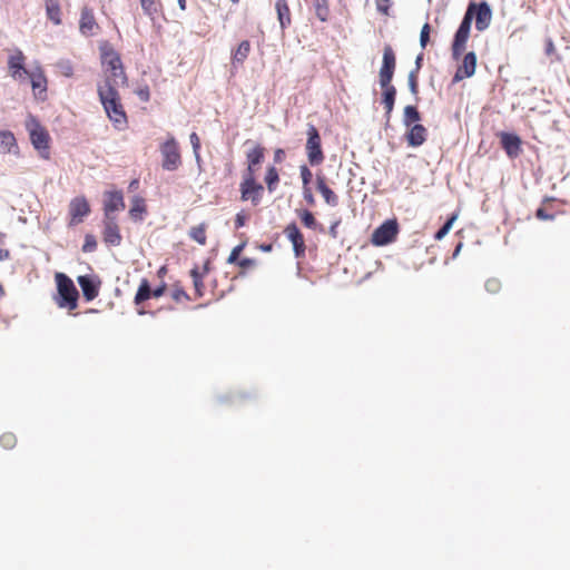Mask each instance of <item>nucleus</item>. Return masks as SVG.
Returning a JSON list of instances; mask_svg holds the SVG:
<instances>
[{
	"instance_id": "680f3d73",
	"label": "nucleus",
	"mask_w": 570,
	"mask_h": 570,
	"mask_svg": "<svg viewBox=\"0 0 570 570\" xmlns=\"http://www.w3.org/2000/svg\"><path fill=\"white\" fill-rule=\"evenodd\" d=\"M553 50H554V45H553L552 40H548L547 47H546L547 55H551Z\"/></svg>"
},
{
	"instance_id": "6e6d98bb",
	"label": "nucleus",
	"mask_w": 570,
	"mask_h": 570,
	"mask_svg": "<svg viewBox=\"0 0 570 570\" xmlns=\"http://www.w3.org/2000/svg\"><path fill=\"white\" fill-rule=\"evenodd\" d=\"M165 289H166V285H165V284H163V285H160V286H158V287H157V288H155V289H151V292H153V296H154V297H160V296H163V295H164V293H165Z\"/></svg>"
},
{
	"instance_id": "0e129e2a",
	"label": "nucleus",
	"mask_w": 570,
	"mask_h": 570,
	"mask_svg": "<svg viewBox=\"0 0 570 570\" xmlns=\"http://www.w3.org/2000/svg\"><path fill=\"white\" fill-rule=\"evenodd\" d=\"M7 258H9V250L0 249V261H4Z\"/></svg>"
},
{
	"instance_id": "cd10ccee",
	"label": "nucleus",
	"mask_w": 570,
	"mask_h": 570,
	"mask_svg": "<svg viewBox=\"0 0 570 570\" xmlns=\"http://www.w3.org/2000/svg\"><path fill=\"white\" fill-rule=\"evenodd\" d=\"M383 89L382 104L384 105L386 116L390 117L394 108L396 89L395 87H387Z\"/></svg>"
},
{
	"instance_id": "2f4dec72",
	"label": "nucleus",
	"mask_w": 570,
	"mask_h": 570,
	"mask_svg": "<svg viewBox=\"0 0 570 570\" xmlns=\"http://www.w3.org/2000/svg\"><path fill=\"white\" fill-rule=\"evenodd\" d=\"M246 158L250 167L259 165L264 159V148L261 146H256L254 149L247 153Z\"/></svg>"
},
{
	"instance_id": "603ef678",
	"label": "nucleus",
	"mask_w": 570,
	"mask_h": 570,
	"mask_svg": "<svg viewBox=\"0 0 570 570\" xmlns=\"http://www.w3.org/2000/svg\"><path fill=\"white\" fill-rule=\"evenodd\" d=\"M254 263H255L254 259L247 258V257L242 258L237 262L238 266L242 268H248V267L253 266Z\"/></svg>"
},
{
	"instance_id": "ddd939ff",
	"label": "nucleus",
	"mask_w": 570,
	"mask_h": 570,
	"mask_svg": "<svg viewBox=\"0 0 570 570\" xmlns=\"http://www.w3.org/2000/svg\"><path fill=\"white\" fill-rule=\"evenodd\" d=\"M90 212V207L85 197H76L70 202L69 214L71 216L70 225L82 222Z\"/></svg>"
},
{
	"instance_id": "4be33fe9",
	"label": "nucleus",
	"mask_w": 570,
	"mask_h": 570,
	"mask_svg": "<svg viewBox=\"0 0 570 570\" xmlns=\"http://www.w3.org/2000/svg\"><path fill=\"white\" fill-rule=\"evenodd\" d=\"M317 189L327 205L333 207L338 205L337 195L325 184V179L322 176H317Z\"/></svg>"
},
{
	"instance_id": "69168bd1",
	"label": "nucleus",
	"mask_w": 570,
	"mask_h": 570,
	"mask_svg": "<svg viewBox=\"0 0 570 570\" xmlns=\"http://www.w3.org/2000/svg\"><path fill=\"white\" fill-rule=\"evenodd\" d=\"M195 155V159H196V163H197V166L199 168V170L202 169V158H200V155H199V150H197V154H194Z\"/></svg>"
},
{
	"instance_id": "2eb2a0df",
	"label": "nucleus",
	"mask_w": 570,
	"mask_h": 570,
	"mask_svg": "<svg viewBox=\"0 0 570 570\" xmlns=\"http://www.w3.org/2000/svg\"><path fill=\"white\" fill-rule=\"evenodd\" d=\"M284 232L287 238L293 244L295 257L299 258L304 256L306 247L304 243V237L301 230L298 229L297 225L295 223H292L285 228Z\"/></svg>"
},
{
	"instance_id": "dca6fc26",
	"label": "nucleus",
	"mask_w": 570,
	"mask_h": 570,
	"mask_svg": "<svg viewBox=\"0 0 570 570\" xmlns=\"http://www.w3.org/2000/svg\"><path fill=\"white\" fill-rule=\"evenodd\" d=\"M24 60L26 57L23 52L19 49H16L14 53L11 55L8 59V67L10 73L17 80H21V71L23 73H29V70L24 67Z\"/></svg>"
},
{
	"instance_id": "f704fd0d",
	"label": "nucleus",
	"mask_w": 570,
	"mask_h": 570,
	"mask_svg": "<svg viewBox=\"0 0 570 570\" xmlns=\"http://www.w3.org/2000/svg\"><path fill=\"white\" fill-rule=\"evenodd\" d=\"M417 75L414 72H409L407 76V85L411 94L414 96L415 100H419V80Z\"/></svg>"
},
{
	"instance_id": "de8ad7c7",
	"label": "nucleus",
	"mask_w": 570,
	"mask_h": 570,
	"mask_svg": "<svg viewBox=\"0 0 570 570\" xmlns=\"http://www.w3.org/2000/svg\"><path fill=\"white\" fill-rule=\"evenodd\" d=\"M189 140L193 147L194 154H197V150L200 149V139L196 132H191L189 136Z\"/></svg>"
},
{
	"instance_id": "7ed1b4c3",
	"label": "nucleus",
	"mask_w": 570,
	"mask_h": 570,
	"mask_svg": "<svg viewBox=\"0 0 570 570\" xmlns=\"http://www.w3.org/2000/svg\"><path fill=\"white\" fill-rule=\"evenodd\" d=\"M472 24V11H465L464 17L454 35L452 43V57L458 60L465 49Z\"/></svg>"
},
{
	"instance_id": "58836bf2",
	"label": "nucleus",
	"mask_w": 570,
	"mask_h": 570,
	"mask_svg": "<svg viewBox=\"0 0 570 570\" xmlns=\"http://www.w3.org/2000/svg\"><path fill=\"white\" fill-rule=\"evenodd\" d=\"M16 442H17L16 436L12 433H4L0 438V444L4 449H12L14 446Z\"/></svg>"
},
{
	"instance_id": "412c9836",
	"label": "nucleus",
	"mask_w": 570,
	"mask_h": 570,
	"mask_svg": "<svg viewBox=\"0 0 570 570\" xmlns=\"http://www.w3.org/2000/svg\"><path fill=\"white\" fill-rule=\"evenodd\" d=\"M275 9L277 12V19L282 30H285L291 26V11L286 0H276Z\"/></svg>"
},
{
	"instance_id": "bb28decb",
	"label": "nucleus",
	"mask_w": 570,
	"mask_h": 570,
	"mask_svg": "<svg viewBox=\"0 0 570 570\" xmlns=\"http://www.w3.org/2000/svg\"><path fill=\"white\" fill-rule=\"evenodd\" d=\"M151 296L153 292L149 282L146 278L141 279L138 291L135 295L134 303L136 305H140L145 301L149 299Z\"/></svg>"
},
{
	"instance_id": "7c9ffc66",
	"label": "nucleus",
	"mask_w": 570,
	"mask_h": 570,
	"mask_svg": "<svg viewBox=\"0 0 570 570\" xmlns=\"http://www.w3.org/2000/svg\"><path fill=\"white\" fill-rule=\"evenodd\" d=\"M315 14L321 21H327L330 16L328 1L327 0H314Z\"/></svg>"
},
{
	"instance_id": "e2e57ef3",
	"label": "nucleus",
	"mask_w": 570,
	"mask_h": 570,
	"mask_svg": "<svg viewBox=\"0 0 570 570\" xmlns=\"http://www.w3.org/2000/svg\"><path fill=\"white\" fill-rule=\"evenodd\" d=\"M190 274H191L193 281L202 279V275L199 274L197 268L191 269Z\"/></svg>"
},
{
	"instance_id": "423d86ee",
	"label": "nucleus",
	"mask_w": 570,
	"mask_h": 570,
	"mask_svg": "<svg viewBox=\"0 0 570 570\" xmlns=\"http://www.w3.org/2000/svg\"><path fill=\"white\" fill-rule=\"evenodd\" d=\"M160 153L163 156L161 166L165 170L173 171V170H176L180 166V164H181L180 154H179L178 145L174 137H170L161 145Z\"/></svg>"
},
{
	"instance_id": "f3484780",
	"label": "nucleus",
	"mask_w": 570,
	"mask_h": 570,
	"mask_svg": "<svg viewBox=\"0 0 570 570\" xmlns=\"http://www.w3.org/2000/svg\"><path fill=\"white\" fill-rule=\"evenodd\" d=\"M125 208L121 191H107L105 199V218L114 216L112 213Z\"/></svg>"
},
{
	"instance_id": "a19ab883",
	"label": "nucleus",
	"mask_w": 570,
	"mask_h": 570,
	"mask_svg": "<svg viewBox=\"0 0 570 570\" xmlns=\"http://www.w3.org/2000/svg\"><path fill=\"white\" fill-rule=\"evenodd\" d=\"M454 219L455 216H452L450 219L445 222V224L435 233V239H442L450 232Z\"/></svg>"
},
{
	"instance_id": "e433bc0d",
	"label": "nucleus",
	"mask_w": 570,
	"mask_h": 570,
	"mask_svg": "<svg viewBox=\"0 0 570 570\" xmlns=\"http://www.w3.org/2000/svg\"><path fill=\"white\" fill-rule=\"evenodd\" d=\"M190 237L200 245L206 244V235L203 226L194 227L190 230Z\"/></svg>"
},
{
	"instance_id": "a211bd4d",
	"label": "nucleus",
	"mask_w": 570,
	"mask_h": 570,
	"mask_svg": "<svg viewBox=\"0 0 570 570\" xmlns=\"http://www.w3.org/2000/svg\"><path fill=\"white\" fill-rule=\"evenodd\" d=\"M97 28L98 24L96 23L92 11L87 7L82 8L79 21L80 32L87 37L92 36Z\"/></svg>"
},
{
	"instance_id": "37998d69",
	"label": "nucleus",
	"mask_w": 570,
	"mask_h": 570,
	"mask_svg": "<svg viewBox=\"0 0 570 570\" xmlns=\"http://www.w3.org/2000/svg\"><path fill=\"white\" fill-rule=\"evenodd\" d=\"M430 31H431L430 24L428 22L424 23L421 29V33H420V45L422 48H425L430 41Z\"/></svg>"
},
{
	"instance_id": "f8f14e48",
	"label": "nucleus",
	"mask_w": 570,
	"mask_h": 570,
	"mask_svg": "<svg viewBox=\"0 0 570 570\" xmlns=\"http://www.w3.org/2000/svg\"><path fill=\"white\" fill-rule=\"evenodd\" d=\"M29 131L33 147L39 151H46L49 148V135L47 130L32 119V126H29Z\"/></svg>"
},
{
	"instance_id": "09e8293b",
	"label": "nucleus",
	"mask_w": 570,
	"mask_h": 570,
	"mask_svg": "<svg viewBox=\"0 0 570 570\" xmlns=\"http://www.w3.org/2000/svg\"><path fill=\"white\" fill-rule=\"evenodd\" d=\"M535 216L541 220H552L554 218V215L547 213L542 207L537 209Z\"/></svg>"
},
{
	"instance_id": "a18cd8bd",
	"label": "nucleus",
	"mask_w": 570,
	"mask_h": 570,
	"mask_svg": "<svg viewBox=\"0 0 570 570\" xmlns=\"http://www.w3.org/2000/svg\"><path fill=\"white\" fill-rule=\"evenodd\" d=\"M301 177L303 181V186L307 187L312 179V171L307 168V166H301Z\"/></svg>"
},
{
	"instance_id": "c85d7f7f",
	"label": "nucleus",
	"mask_w": 570,
	"mask_h": 570,
	"mask_svg": "<svg viewBox=\"0 0 570 570\" xmlns=\"http://www.w3.org/2000/svg\"><path fill=\"white\" fill-rule=\"evenodd\" d=\"M141 9L146 16H148L151 20L155 19V16L161 9V3L159 0H139Z\"/></svg>"
},
{
	"instance_id": "5701e85b",
	"label": "nucleus",
	"mask_w": 570,
	"mask_h": 570,
	"mask_svg": "<svg viewBox=\"0 0 570 570\" xmlns=\"http://www.w3.org/2000/svg\"><path fill=\"white\" fill-rule=\"evenodd\" d=\"M27 75L30 79L33 91L40 90V92H45L47 90V79L40 67H37L35 70L31 71L29 70V73Z\"/></svg>"
},
{
	"instance_id": "a878e982",
	"label": "nucleus",
	"mask_w": 570,
	"mask_h": 570,
	"mask_svg": "<svg viewBox=\"0 0 570 570\" xmlns=\"http://www.w3.org/2000/svg\"><path fill=\"white\" fill-rule=\"evenodd\" d=\"M46 12L48 19L51 20L56 26L61 23V11L58 0H46Z\"/></svg>"
},
{
	"instance_id": "aec40b11",
	"label": "nucleus",
	"mask_w": 570,
	"mask_h": 570,
	"mask_svg": "<svg viewBox=\"0 0 570 570\" xmlns=\"http://www.w3.org/2000/svg\"><path fill=\"white\" fill-rule=\"evenodd\" d=\"M410 130L406 134V140L409 146L419 147L426 140V128L423 125L414 124L409 127Z\"/></svg>"
},
{
	"instance_id": "13d9d810",
	"label": "nucleus",
	"mask_w": 570,
	"mask_h": 570,
	"mask_svg": "<svg viewBox=\"0 0 570 570\" xmlns=\"http://www.w3.org/2000/svg\"><path fill=\"white\" fill-rule=\"evenodd\" d=\"M254 173H255V171H254V167H250V166L248 165V167H247V169H246V171H245V174H244V176H243V179H244V178H252V179H255V174H254Z\"/></svg>"
},
{
	"instance_id": "052dcab7",
	"label": "nucleus",
	"mask_w": 570,
	"mask_h": 570,
	"mask_svg": "<svg viewBox=\"0 0 570 570\" xmlns=\"http://www.w3.org/2000/svg\"><path fill=\"white\" fill-rule=\"evenodd\" d=\"M338 222H335L331 227H330V235L333 237V238H336L337 237V226H338Z\"/></svg>"
},
{
	"instance_id": "ea45409f",
	"label": "nucleus",
	"mask_w": 570,
	"mask_h": 570,
	"mask_svg": "<svg viewBox=\"0 0 570 570\" xmlns=\"http://www.w3.org/2000/svg\"><path fill=\"white\" fill-rule=\"evenodd\" d=\"M245 245H246L245 243H242L233 248V250L230 252V254L227 258L228 264H236L239 261V255L243 252Z\"/></svg>"
},
{
	"instance_id": "79ce46f5",
	"label": "nucleus",
	"mask_w": 570,
	"mask_h": 570,
	"mask_svg": "<svg viewBox=\"0 0 570 570\" xmlns=\"http://www.w3.org/2000/svg\"><path fill=\"white\" fill-rule=\"evenodd\" d=\"M97 247V240L94 235H86L85 243L82 245V250L85 253H91Z\"/></svg>"
},
{
	"instance_id": "f03ea898",
	"label": "nucleus",
	"mask_w": 570,
	"mask_h": 570,
	"mask_svg": "<svg viewBox=\"0 0 570 570\" xmlns=\"http://www.w3.org/2000/svg\"><path fill=\"white\" fill-rule=\"evenodd\" d=\"M55 281L57 284L56 303L60 308L72 311L78 306L79 293L72 279L65 273H56Z\"/></svg>"
},
{
	"instance_id": "864d4df0",
	"label": "nucleus",
	"mask_w": 570,
	"mask_h": 570,
	"mask_svg": "<svg viewBox=\"0 0 570 570\" xmlns=\"http://www.w3.org/2000/svg\"><path fill=\"white\" fill-rule=\"evenodd\" d=\"M304 199H305L309 205H314V203H315L314 196H313V194L311 193V189H309V188H307V187H304Z\"/></svg>"
},
{
	"instance_id": "c756f323",
	"label": "nucleus",
	"mask_w": 570,
	"mask_h": 570,
	"mask_svg": "<svg viewBox=\"0 0 570 570\" xmlns=\"http://www.w3.org/2000/svg\"><path fill=\"white\" fill-rule=\"evenodd\" d=\"M421 120V115L415 106L409 105L403 110V125L406 127L413 126L414 122Z\"/></svg>"
},
{
	"instance_id": "0eeeda50",
	"label": "nucleus",
	"mask_w": 570,
	"mask_h": 570,
	"mask_svg": "<svg viewBox=\"0 0 570 570\" xmlns=\"http://www.w3.org/2000/svg\"><path fill=\"white\" fill-rule=\"evenodd\" d=\"M399 233L396 219L385 220L372 234V243L376 246H385L392 243Z\"/></svg>"
},
{
	"instance_id": "6e6552de",
	"label": "nucleus",
	"mask_w": 570,
	"mask_h": 570,
	"mask_svg": "<svg viewBox=\"0 0 570 570\" xmlns=\"http://www.w3.org/2000/svg\"><path fill=\"white\" fill-rule=\"evenodd\" d=\"M466 11H472V19L475 17V28L478 31H484L489 28L492 19V10L487 1L480 3L471 2Z\"/></svg>"
},
{
	"instance_id": "9b49d317",
	"label": "nucleus",
	"mask_w": 570,
	"mask_h": 570,
	"mask_svg": "<svg viewBox=\"0 0 570 570\" xmlns=\"http://www.w3.org/2000/svg\"><path fill=\"white\" fill-rule=\"evenodd\" d=\"M476 68V55L473 51L468 52L463 59L462 63L458 67L452 81L459 82L464 78H470L474 75Z\"/></svg>"
},
{
	"instance_id": "3c124183",
	"label": "nucleus",
	"mask_w": 570,
	"mask_h": 570,
	"mask_svg": "<svg viewBox=\"0 0 570 570\" xmlns=\"http://www.w3.org/2000/svg\"><path fill=\"white\" fill-rule=\"evenodd\" d=\"M173 298L176 301V302H179L183 297L187 298V294L186 292L183 289V288H177L171 294Z\"/></svg>"
},
{
	"instance_id": "8fccbe9b",
	"label": "nucleus",
	"mask_w": 570,
	"mask_h": 570,
	"mask_svg": "<svg viewBox=\"0 0 570 570\" xmlns=\"http://www.w3.org/2000/svg\"><path fill=\"white\" fill-rule=\"evenodd\" d=\"M137 95L141 101H148L150 97L148 87L138 89Z\"/></svg>"
},
{
	"instance_id": "338daca9",
	"label": "nucleus",
	"mask_w": 570,
	"mask_h": 570,
	"mask_svg": "<svg viewBox=\"0 0 570 570\" xmlns=\"http://www.w3.org/2000/svg\"><path fill=\"white\" fill-rule=\"evenodd\" d=\"M194 286H195L196 291H197V292H199V291H200V287H203V282H202V279H196V281H194Z\"/></svg>"
},
{
	"instance_id": "4468645a",
	"label": "nucleus",
	"mask_w": 570,
	"mask_h": 570,
	"mask_svg": "<svg viewBox=\"0 0 570 570\" xmlns=\"http://www.w3.org/2000/svg\"><path fill=\"white\" fill-rule=\"evenodd\" d=\"M104 240L111 246H119L121 243V235L115 216H108L104 220Z\"/></svg>"
},
{
	"instance_id": "c03bdc74",
	"label": "nucleus",
	"mask_w": 570,
	"mask_h": 570,
	"mask_svg": "<svg viewBox=\"0 0 570 570\" xmlns=\"http://www.w3.org/2000/svg\"><path fill=\"white\" fill-rule=\"evenodd\" d=\"M500 281L497 279V278H490L485 282V289L489 292V293H498L499 289H500Z\"/></svg>"
},
{
	"instance_id": "20e7f679",
	"label": "nucleus",
	"mask_w": 570,
	"mask_h": 570,
	"mask_svg": "<svg viewBox=\"0 0 570 570\" xmlns=\"http://www.w3.org/2000/svg\"><path fill=\"white\" fill-rule=\"evenodd\" d=\"M306 154L312 166L323 163L324 154L321 147V136L316 127L312 124L307 125Z\"/></svg>"
},
{
	"instance_id": "bf43d9fd",
	"label": "nucleus",
	"mask_w": 570,
	"mask_h": 570,
	"mask_svg": "<svg viewBox=\"0 0 570 570\" xmlns=\"http://www.w3.org/2000/svg\"><path fill=\"white\" fill-rule=\"evenodd\" d=\"M284 155H285V154H284V150H283V149H277V150L275 151V155H274V160H275V163H281V161L283 160V158H284Z\"/></svg>"
},
{
	"instance_id": "f257e3e1",
	"label": "nucleus",
	"mask_w": 570,
	"mask_h": 570,
	"mask_svg": "<svg viewBox=\"0 0 570 570\" xmlns=\"http://www.w3.org/2000/svg\"><path fill=\"white\" fill-rule=\"evenodd\" d=\"M100 58L104 67V79L97 85V92L109 119L122 128L126 122V114L120 104L118 89L128 86V78L120 56L109 43L100 46Z\"/></svg>"
},
{
	"instance_id": "b1692460",
	"label": "nucleus",
	"mask_w": 570,
	"mask_h": 570,
	"mask_svg": "<svg viewBox=\"0 0 570 570\" xmlns=\"http://www.w3.org/2000/svg\"><path fill=\"white\" fill-rule=\"evenodd\" d=\"M250 51V42L248 40H243L237 49L233 52L232 63L234 68L243 65V62L247 59Z\"/></svg>"
},
{
	"instance_id": "4c0bfd02",
	"label": "nucleus",
	"mask_w": 570,
	"mask_h": 570,
	"mask_svg": "<svg viewBox=\"0 0 570 570\" xmlns=\"http://www.w3.org/2000/svg\"><path fill=\"white\" fill-rule=\"evenodd\" d=\"M57 67L61 75L66 77H71L73 73V68L70 61L68 60H61L57 63Z\"/></svg>"
},
{
	"instance_id": "72a5a7b5",
	"label": "nucleus",
	"mask_w": 570,
	"mask_h": 570,
	"mask_svg": "<svg viewBox=\"0 0 570 570\" xmlns=\"http://www.w3.org/2000/svg\"><path fill=\"white\" fill-rule=\"evenodd\" d=\"M146 212V206L144 204V200L141 198L135 197L134 204L129 210V215L131 218L137 219L139 218V215Z\"/></svg>"
},
{
	"instance_id": "39448f33",
	"label": "nucleus",
	"mask_w": 570,
	"mask_h": 570,
	"mask_svg": "<svg viewBox=\"0 0 570 570\" xmlns=\"http://www.w3.org/2000/svg\"><path fill=\"white\" fill-rule=\"evenodd\" d=\"M396 59L391 46H385L383 50L382 67L379 72V81L382 88L393 87L391 81L395 71Z\"/></svg>"
},
{
	"instance_id": "473e14b6",
	"label": "nucleus",
	"mask_w": 570,
	"mask_h": 570,
	"mask_svg": "<svg viewBox=\"0 0 570 570\" xmlns=\"http://www.w3.org/2000/svg\"><path fill=\"white\" fill-rule=\"evenodd\" d=\"M279 180L278 171L275 167H269L265 176V183L269 191H274Z\"/></svg>"
},
{
	"instance_id": "49530a36",
	"label": "nucleus",
	"mask_w": 570,
	"mask_h": 570,
	"mask_svg": "<svg viewBox=\"0 0 570 570\" xmlns=\"http://www.w3.org/2000/svg\"><path fill=\"white\" fill-rule=\"evenodd\" d=\"M390 0H376V9L383 14H389Z\"/></svg>"
},
{
	"instance_id": "5fc2aeb1",
	"label": "nucleus",
	"mask_w": 570,
	"mask_h": 570,
	"mask_svg": "<svg viewBox=\"0 0 570 570\" xmlns=\"http://www.w3.org/2000/svg\"><path fill=\"white\" fill-rule=\"evenodd\" d=\"M423 62V55L420 53L415 59V68L411 70L410 72L419 73Z\"/></svg>"
},
{
	"instance_id": "1a4fd4ad",
	"label": "nucleus",
	"mask_w": 570,
	"mask_h": 570,
	"mask_svg": "<svg viewBox=\"0 0 570 570\" xmlns=\"http://www.w3.org/2000/svg\"><path fill=\"white\" fill-rule=\"evenodd\" d=\"M77 282L82 291V295L87 302L95 299L99 295L101 285L100 279L96 275H80Z\"/></svg>"
},
{
	"instance_id": "393cba45",
	"label": "nucleus",
	"mask_w": 570,
	"mask_h": 570,
	"mask_svg": "<svg viewBox=\"0 0 570 570\" xmlns=\"http://www.w3.org/2000/svg\"><path fill=\"white\" fill-rule=\"evenodd\" d=\"M17 147L14 135L11 131H0V151L3 154L12 153Z\"/></svg>"
},
{
	"instance_id": "9d476101",
	"label": "nucleus",
	"mask_w": 570,
	"mask_h": 570,
	"mask_svg": "<svg viewBox=\"0 0 570 570\" xmlns=\"http://www.w3.org/2000/svg\"><path fill=\"white\" fill-rule=\"evenodd\" d=\"M263 190L264 187L252 178H244L240 184L242 199L250 200L254 206L259 204Z\"/></svg>"
},
{
	"instance_id": "c9c22d12",
	"label": "nucleus",
	"mask_w": 570,
	"mask_h": 570,
	"mask_svg": "<svg viewBox=\"0 0 570 570\" xmlns=\"http://www.w3.org/2000/svg\"><path fill=\"white\" fill-rule=\"evenodd\" d=\"M301 219H302V223L307 227V228H311V229H315L316 228V219L313 215L312 212L305 209L302 212L301 214Z\"/></svg>"
},
{
	"instance_id": "774afa93",
	"label": "nucleus",
	"mask_w": 570,
	"mask_h": 570,
	"mask_svg": "<svg viewBox=\"0 0 570 570\" xmlns=\"http://www.w3.org/2000/svg\"><path fill=\"white\" fill-rule=\"evenodd\" d=\"M178 1V6L181 10H185L186 9V0H177Z\"/></svg>"
},
{
	"instance_id": "4d7b16f0",
	"label": "nucleus",
	"mask_w": 570,
	"mask_h": 570,
	"mask_svg": "<svg viewBox=\"0 0 570 570\" xmlns=\"http://www.w3.org/2000/svg\"><path fill=\"white\" fill-rule=\"evenodd\" d=\"M245 225V216L243 214H237L235 219L236 228H240Z\"/></svg>"
},
{
	"instance_id": "6ab92c4d",
	"label": "nucleus",
	"mask_w": 570,
	"mask_h": 570,
	"mask_svg": "<svg viewBox=\"0 0 570 570\" xmlns=\"http://www.w3.org/2000/svg\"><path fill=\"white\" fill-rule=\"evenodd\" d=\"M501 145L504 148L508 156L515 157L520 153L521 139L519 138V136L514 134L502 132Z\"/></svg>"
}]
</instances>
